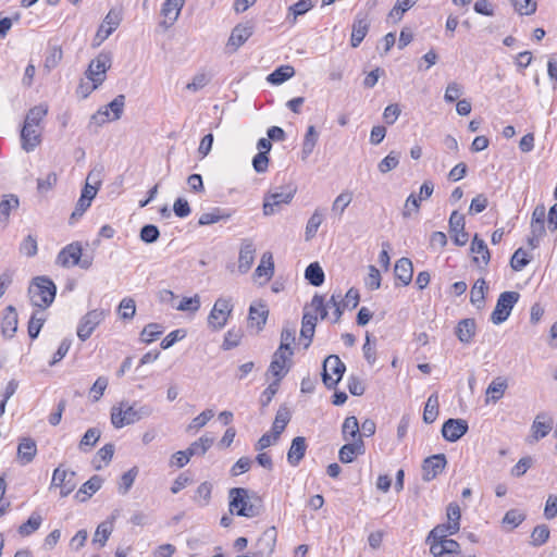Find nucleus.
<instances>
[{
    "instance_id": "ddd939ff",
    "label": "nucleus",
    "mask_w": 557,
    "mask_h": 557,
    "mask_svg": "<svg viewBox=\"0 0 557 557\" xmlns=\"http://www.w3.org/2000/svg\"><path fill=\"white\" fill-rule=\"evenodd\" d=\"M447 463L444 454H437L428 457L422 463V479L426 482L435 479Z\"/></svg>"
},
{
    "instance_id": "a18cd8bd",
    "label": "nucleus",
    "mask_w": 557,
    "mask_h": 557,
    "mask_svg": "<svg viewBox=\"0 0 557 557\" xmlns=\"http://www.w3.org/2000/svg\"><path fill=\"white\" fill-rule=\"evenodd\" d=\"M306 280L313 286H321L324 282V272L318 262L310 263L305 271Z\"/></svg>"
},
{
    "instance_id": "393cba45",
    "label": "nucleus",
    "mask_w": 557,
    "mask_h": 557,
    "mask_svg": "<svg viewBox=\"0 0 557 557\" xmlns=\"http://www.w3.org/2000/svg\"><path fill=\"white\" fill-rule=\"evenodd\" d=\"M41 143L39 127L24 126L21 131V146L26 152L33 151Z\"/></svg>"
},
{
    "instance_id": "79ce46f5",
    "label": "nucleus",
    "mask_w": 557,
    "mask_h": 557,
    "mask_svg": "<svg viewBox=\"0 0 557 557\" xmlns=\"http://www.w3.org/2000/svg\"><path fill=\"white\" fill-rule=\"evenodd\" d=\"M63 58V51L61 46L58 45H49L47 49V53L45 57V63L44 67L50 72L51 70L55 69Z\"/></svg>"
},
{
    "instance_id": "de8ad7c7",
    "label": "nucleus",
    "mask_w": 557,
    "mask_h": 557,
    "mask_svg": "<svg viewBox=\"0 0 557 557\" xmlns=\"http://www.w3.org/2000/svg\"><path fill=\"white\" fill-rule=\"evenodd\" d=\"M294 74H295V70L293 66L283 65V66H280L278 69H276L275 71H273L268 76V82H270L271 84H274V85H280V84L286 82L287 79H289L292 76H294Z\"/></svg>"
},
{
    "instance_id": "2f4dec72",
    "label": "nucleus",
    "mask_w": 557,
    "mask_h": 557,
    "mask_svg": "<svg viewBox=\"0 0 557 557\" xmlns=\"http://www.w3.org/2000/svg\"><path fill=\"white\" fill-rule=\"evenodd\" d=\"M456 336L463 344L471 343L475 334V321L474 319H463L456 326Z\"/></svg>"
},
{
    "instance_id": "7c9ffc66",
    "label": "nucleus",
    "mask_w": 557,
    "mask_h": 557,
    "mask_svg": "<svg viewBox=\"0 0 557 557\" xmlns=\"http://www.w3.org/2000/svg\"><path fill=\"white\" fill-rule=\"evenodd\" d=\"M488 286L484 278H478L473 284L470 293V301L478 309H482L485 306V294Z\"/></svg>"
},
{
    "instance_id": "8fccbe9b",
    "label": "nucleus",
    "mask_w": 557,
    "mask_h": 557,
    "mask_svg": "<svg viewBox=\"0 0 557 557\" xmlns=\"http://www.w3.org/2000/svg\"><path fill=\"white\" fill-rule=\"evenodd\" d=\"M113 455H114V445L113 444L109 443V444H106L103 447H101L97 451V455L95 456V458L92 460V465H94L95 469L100 470L102 468V466L99 461H103L106 465H108L111 461Z\"/></svg>"
},
{
    "instance_id": "4d7b16f0",
    "label": "nucleus",
    "mask_w": 557,
    "mask_h": 557,
    "mask_svg": "<svg viewBox=\"0 0 557 557\" xmlns=\"http://www.w3.org/2000/svg\"><path fill=\"white\" fill-rule=\"evenodd\" d=\"M111 522H101L95 532L92 543L99 544L100 547H103L109 540L110 535L113 532V529L110 525Z\"/></svg>"
},
{
    "instance_id": "338daca9",
    "label": "nucleus",
    "mask_w": 557,
    "mask_h": 557,
    "mask_svg": "<svg viewBox=\"0 0 557 557\" xmlns=\"http://www.w3.org/2000/svg\"><path fill=\"white\" fill-rule=\"evenodd\" d=\"M175 308L180 311L196 312L200 308V298L198 295H195L194 297H184Z\"/></svg>"
},
{
    "instance_id": "a878e982",
    "label": "nucleus",
    "mask_w": 557,
    "mask_h": 557,
    "mask_svg": "<svg viewBox=\"0 0 557 557\" xmlns=\"http://www.w3.org/2000/svg\"><path fill=\"white\" fill-rule=\"evenodd\" d=\"M470 251L474 255L472 261L475 264H479L480 258L484 265H487L491 260V252L486 245V243L479 237L478 234L474 235L471 245H470Z\"/></svg>"
},
{
    "instance_id": "9b49d317",
    "label": "nucleus",
    "mask_w": 557,
    "mask_h": 557,
    "mask_svg": "<svg viewBox=\"0 0 557 557\" xmlns=\"http://www.w3.org/2000/svg\"><path fill=\"white\" fill-rule=\"evenodd\" d=\"M75 476L74 471L62 469V466H59L53 471L50 490L59 487L61 497L69 496L77 485Z\"/></svg>"
},
{
    "instance_id": "2eb2a0df",
    "label": "nucleus",
    "mask_w": 557,
    "mask_h": 557,
    "mask_svg": "<svg viewBox=\"0 0 557 557\" xmlns=\"http://www.w3.org/2000/svg\"><path fill=\"white\" fill-rule=\"evenodd\" d=\"M184 4L185 0H165L161 9V15L164 16V20L160 23V26L164 27V29H168L174 25L181 14Z\"/></svg>"
},
{
    "instance_id": "49530a36",
    "label": "nucleus",
    "mask_w": 557,
    "mask_h": 557,
    "mask_svg": "<svg viewBox=\"0 0 557 557\" xmlns=\"http://www.w3.org/2000/svg\"><path fill=\"white\" fill-rule=\"evenodd\" d=\"M323 222V212L321 209H315L312 215L309 218L307 225H306V232L305 237L306 240H310L313 238L318 232V228Z\"/></svg>"
},
{
    "instance_id": "39448f33",
    "label": "nucleus",
    "mask_w": 557,
    "mask_h": 557,
    "mask_svg": "<svg viewBox=\"0 0 557 557\" xmlns=\"http://www.w3.org/2000/svg\"><path fill=\"white\" fill-rule=\"evenodd\" d=\"M346 370L344 362L336 355H330L324 359L322 381L329 388H335Z\"/></svg>"
},
{
    "instance_id": "9d476101",
    "label": "nucleus",
    "mask_w": 557,
    "mask_h": 557,
    "mask_svg": "<svg viewBox=\"0 0 557 557\" xmlns=\"http://www.w3.org/2000/svg\"><path fill=\"white\" fill-rule=\"evenodd\" d=\"M108 311L104 309H94L88 311L79 321L77 326V336L82 342L87 341L96 327L106 319Z\"/></svg>"
},
{
    "instance_id": "b1692460",
    "label": "nucleus",
    "mask_w": 557,
    "mask_h": 557,
    "mask_svg": "<svg viewBox=\"0 0 557 557\" xmlns=\"http://www.w3.org/2000/svg\"><path fill=\"white\" fill-rule=\"evenodd\" d=\"M553 428V420L545 414H537L531 425V443L545 437Z\"/></svg>"
},
{
    "instance_id": "bb28decb",
    "label": "nucleus",
    "mask_w": 557,
    "mask_h": 557,
    "mask_svg": "<svg viewBox=\"0 0 557 557\" xmlns=\"http://www.w3.org/2000/svg\"><path fill=\"white\" fill-rule=\"evenodd\" d=\"M307 449L306 438L297 436L292 441L290 447L287 453V461L290 466L296 467L305 457Z\"/></svg>"
},
{
    "instance_id": "6ab92c4d",
    "label": "nucleus",
    "mask_w": 557,
    "mask_h": 557,
    "mask_svg": "<svg viewBox=\"0 0 557 557\" xmlns=\"http://www.w3.org/2000/svg\"><path fill=\"white\" fill-rule=\"evenodd\" d=\"M252 33V26L250 25H236L231 33L226 48L230 52L237 51V49L251 37Z\"/></svg>"
},
{
    "instance_id": "0e129e2a",
    "label": "nucleus",
    "mask_w": 557,
    "mask_h": 557,
    "mask_svg": "<svg viewBox=\"0 0 557 557\" xmlns=\"http://www.w3.org/2000/svg\"><path fill=\"white\" fill-rule=\"evenodd\" d=\"M516 12L520 15H531L536 11V2L534 0H510Z\"/></svg>"
},
{
    "instance_id": "20e7f679",
    "label": "nucleus",
    "mask_w": 557,
    "mask_h": 557,
    "mask_svg": "<svg viewBox=\"0 0 557 557\" xmlns=\"http://www.w3.org/2000/svg\"><path fill=\"white\" fill-rule=\"evenodd\" d=\"M82 250L78 242L67 245L59 252L57 263L64 268L79 265L82 269H89L92 263L91 258L82 259Z\"/></svg>"
},
{
    "instance_id": "dca6fc26",
    "label": "nucleus",
    "mask_w": 557,
    "mask_h": 557,
    "mask_svg": "<svg viewBox=\"0 0 557 557\" xmlns=\"http://www.w3.org/2000/svg\"><path fill=\"white\" fill-rule=\"evenodd\" d=\"M120 22V13L113 10L109 11L100 27L98 28L95 37V45H100L103 40H106L117 28Z\"/></svg>"
},
{
    "instance_id": "bf43d9fd",
    "label": "nucleus",
    "mask_w": 557,
    "mask_h": 557,
    "mask_svg": "<svg viewBox=\"0 0 557 557\" xmlns=\"http://www.w3.org/2000/svg\"><path fill=\"white\" fill-rule=\"evenodd\" d=\"M549 529L546 524L536 525L531 533V544L535 547L545 544L549 539Z\"/></svg>"
},
{
    "instance_id": "37998d69",
    "label": "nucleus",
    "mask_w": 557,
    "mask_h": 557,
    "mask_svg": "<svg viewBox=\"0 0 557 557\" xmlns=\"http://www.w3.org/2000/svg\"><path fill=\"white\" fill-rule=\"evenodd\" d=\"M342 434L346 442L350 438L357 440L359 436L361 437L359 422L355 416L347 417L344 420Z\"/></svg>"
},
{
    "instance_id": "e433bc0d",
    "label": "nucleus",
    "mask_w": 557,
    "mask_h": 557,
    "mask_svg": "<svg viewBox=\"0 0 557 557\" xmlns=\"http://www.w3.org/2000/svg\"><path fill=\"white\" fill-rule=\"evenodd\" d=\"M274 274V263L271 252H264L261 257L260 264L255 270V277H265L268 282Z\"/></svg>"
},
{
    "instance_id": "f3484780",
    "label": "nucleus",
    "mask_w": 557,
    "mask_h": 557,
    "mask_svg": "<svg viewBox=\"0 0 557 557\" xmlns=\"http://www.w3.org/2000/svg\"><path fill=\"white\" fill-rule=\"evenodd\" d=\"M369 28L370 21L368 18V13L359 12L352 23V32L350 38L351 47L357 48L362 42L369 32Z\"/></svg>"
},
{
    "instance_id": "ea45409f",
    "label": "nucleus",
    "mask_w": 557,
    "mask_h": 557,
    "mask_svg": "<svg viewBox=\"0 0 557 557\" xmlns=\"http://www.w3.org/2000/svg\"><path fill=\"white\" fill-rule=\"evenodd\" d=\"M232 216L231 212H227L225 210H222L220 208H214L210 212H205L199 216L198 224L203 225H211L214 223H218L220 221H226Z\"/></svg>"
},
{
    "instance_id": "864d4df0",
    "label": "nucleus",
    "mask_w": 557,
    "mask_h": 557,
    "mask_svg": "<svg viewBox=\"0 0 557 557\" xmlns=\"http://www.w3.org/2000/svg\"><path fill=\"white\" fill-rule=\"evenodd\" d=\"M530 261L531 257L528 255V252L523 248H518L510 259V267L513 271L519 272L525 268Z\"/></svg>"
},
{
    "instance_id": "e2e57ef3",
    "label": "nucleus",
    "mask_w": 557,
    "mask_h": 557,
    "mask_svg": "<svg viewBox=\"0 0 557 557\" xmlns=\"http://www.w3.org/2000/svg\"><path fill=\"white\" fill-rule=\"evenodd\" d=\"M139 237L146 244H153L159 239L160 231L156 225L147 224L141 227Z\"/></svg>"
},
{
    "instance_id": "13d9d810",
    "label": "nucleus",
    "mask_w": 557,
    "mask_h": 557,
    "mask_svg": "<svg viewBox=\"0 0 557 557\" xmlns=\"http://www.w3.org/2000/svg\"><path fill=\"white\" fill-rule=\"evenodd\" d=\"M137 475H138L137 467H133L128 471L123 473V475L121 476V481L119 483V492L122 495H125L128 493V491L132 488Z\"/></svg>"
},
{
    "instance_id": "7ed1b4c3",
    "label": "nucleus",
    "mask_w": 557,
    "mask_h": 557,
    "mask_svg": "<svg viewBox=\"0 0 557 557\" xmlns=\"http://www.w3.org/2000/svg\"><path fill=\"white\" fill-rule=\"evenodd\" d=\"M30 301L34 306L46 308L52 304L55 297V285L47 277H36L28 288Z\"/></svg>"
},
{
    "instance_id": "4468645a",
    "label": "nucleus",
    "mask_w": 557,
    "mask_h": 557,
    "mask_svg": "<svg viewBox=\"0 0 557 557\" xmlns=\"http://www.w3.org/2000/svg\"><path fill=\"white\" fill-rule=\"evenodd\" d=\"M468 422L462 419H448L442 426V435L448 442H457L468 431Z\"/></svg>"
},
{
    "instance_id": "09e8293b",
    "label": "nucleus",
    "mask_w": 557,
    "mask_h": 557,
    "mask_svg": "<svg viewBox=\"0 0 557 557\" xmlns=\"http://www.w3.org/2000/svg\"><path fill=\"white\" fill-rule=\"evenodd\" d=\"M438 416V397L432 394L424 406L423 421L425 423H433Z\"/></svg>"
},
{
    "instance_id": "f704fd0d",
    "label": "nucleus",
    "mask_w": 557,
    "mask_h": 557,
    "mask_svg": "<svg viewBox=\"0 0 557 557\" xmlns=\"http://www.w3.org/2000/svg\"><path fill=\"white\" fill-rule=\"evenodd\" d=\"M17 330V313L14 307L9 306L1 322L2 334L12 337Z\"/></svg>"
},
{
    "instance_id": "603ef678",
    "label": "nucleus",
    "mask_w": 557,
    "mask_h": 557,
    "mask_svg": "<svg viewBox=\"0 0 557 557\" xmlns=\"http://www.w3.org/2000/svg\"><path fill=\"white\" fill-rule=\"evenodd\" d=\"M41 522H42L41 516L37 512H33L30 515V517L28 518V520L25 523H23L22 525H20L18 533L22 536H28L32 533H34L36 530L39 529V527L41 525Z\"/></svg>"
},
{
    "instance_id": "052dcab7",
    "label": "nucleus",
    "mask_w": 557,
    "mask_h": 557,
    "mask_svg": "<svg viewBox=\"0 0 557 557\" xmlns=\"http://www.w3.org/2000/svg\"><path fill=\"white\" fill-rule=\"evenodd\" d=\"M100 435H101V432L99 429H97V428L88 429L79 442V449L85 451L86 447L95 446L96 443L99 441Z\"/></svg>"
},
{
    "instance_id": "1a4fd4ad",
    "label": "nucleus",
    "mask_w": 557,
    "mask_h": 557,
    "mask_svg": "<svg viewBox=\"0 0 557 557\" xmlns=\"http://www.w3.org/2000/svg\"><path fill=\"white\" fill-rule=\"evenodd\" d=\"M233 311L231 298L220 297L215 300L213 308L208 317L209 326L213 330H221L225 326L228 317Z\"/></svg>"
},
{
    "instance_id": "f03ea898",
    "label": "nucleus",
    "mask_w": 557,
    "mask_h": 557,
    "mask_svg": "<svg viewBox=\"0 0 557 557\" xmlns=\"http://www.w3.org/2000/svg\"><path fill=\"white\" fill-rule=\"evenodd\" d=\"M228 498V507L232 513L246 518H253L260 513V498L256 494L250 496L247 488H231Z\"/></svg>"
},
{
    "instance_id": "680f3d73",
    "label": "nucleus",
    "mask_w": 557,
    "mask_h": 557,
    "mask_svg": "<svg viewBox=\"0 0 557 557\" xmlns=\"http://www.w3.org/2000/svg\"><path fill=\"white\" fill-rule=\"evenodd\" d=\"M37 239L33 235H27L20 245V252L28 258L37 255Z\"/></svg>"
},
{
    "instance_id": "473e14b6",
    "label": "nucleus",
    "mask_w": 557,
    "mask_h": 557,
    "mask_svg": "<svg viewBox=\"0 0 557 557\" xmlns=\"http://www.w3.org/2000/svg\"><path fill=\"white\" fill-rule=\"evenodd\" d=\"M319 133L313 125L308 126L307 132L304 137L302 147H301V160L306 161L311 153L318 143Z\"/></svg>"
},
{
    "instance_id": "6e6552de",
    "label": "nucleus",
    "mask_w": 557,
    "mask_h": 557,
    "mask_svg": "<svg viewBox=\"0 0 557 557\" xmlns=\"http://www.w3.org/2000/svg\"><path fill=\"white\" fill-rule=\"evenodd\" d=\"M296 193L293 186H282L274 191L268 194L263 202L264 215H272L276 212V208L281 205L289 203Z\"/></svg>"
},
{
    "instance_id": "774afa93",
    "label": "nucleus",
    "mask_w": 557,
    "mask_h": 557,
    "mask_svg": "<svg viewBox=\"0 0 557 557\" xmlns=\"http://www.w3.org/2000/svg\"><path fill=\"white\" fill-rule=\"evenodd\" d=\"M162 334V327L157 323H149L141 332L143 342L150 343Z\"/></svg>"
},
{
    "instance_id": "3c124183",
    "label": "nucleus",
    "mask_w": 557,
    "mask_h": 557,
    "mask_svg": "<svg viewBox=\"0 0 557 557\" xmlns=\"http://www.w3.org/2000/svg\"><path fill=\"white\" fill-rule=\"evenodd\" d=\"M351 200L352 194L350 191L345 190L341 193L333 201L332 212L341 218L345 209L350 205Z\"/></svg>"
},
{
    "instance_id": "423d86ee",
    "label": "nucleus",
    "mask_w": 557,
    "mask_h": 557,
    "mask_svg": "<svg viewBox=\"0 0 557 557\" xmlns=\"http://www.w3.org/2000/svg\"><path fill=\"white\" fill-rule=\"evenodd\" d=\"M112 65L111 52L102 51L92 59L85 72V76L89 82L102 85L107 77V71Z\"/></svg>"
},
{
    "instance_id": "412c9836",
    "label": "nucleus",
    "mask_w": 557,
    "mask_h": 557,
    "mask_svg": "<svg viewBox=\"0 0 557 557\" xmlns=\"http://www.w3.org/2000/svg\"><path fill=\"white\" fill-rule=\"evenodd\" d=\"M37 454V444L30 437H22L17 445L16 460L20 465L30 463Z\"/></svg>"
},
{
    "instance_id": "cd10ccee",
    "label": "nucleus",
    "mask_w": 557,
    "mask_h": 557,
    "mask_svg": "<svg viewBox=\"0 0 557 557\" xmlns=\"http://www.w3.org/2000/svg\"><path fill=\"white\" fill-rule=\"evenodd\" d=\"M269 310L267 305L262 302L252 304L249 308L248 320L251 326H256L261 330L267 322Z\"/></svg>"
},
{
    "instance_id": "5701e85b",
    "label": "nucleus",
    "mask_w": 557,
    "mask_h": 557,
    "mask_svg": "<svg viewBox=\"0 0 557 557\" xmlns=\"http://www.w3.org/2000/svg\"><path fill=\"white\" fill-rule=\"evenodd\" d=\"M125 106V96L119 95L116 96L107 107L104 110H99L92 119H99L100 123H104L107 119L109 117V109L112 111L113 116L111 120L116 121L121 119L123 109Z\"/></svg>"
},
{
    "instance_id": "69168bd1",
    "label": "nucleus",
    "mask_w": 557,
    "mask_h": 557,
    "mask_svg": "<svg viewBox=\"0 0 557 557\" xmlns=\"http://www.w3.org/2000/svg\"><path fill=\"white\" fill-rule=\"evenodd\" d=\"M45 321H46V319L42 315V313L40 315L38 313H34L30 317V320L28 322V335L32 339H35L38 337Z\"/></svg>"
},
{
    "instance_id": "a211bd4d",
    "label": "nucleus",
    "mask_w": 557,
    "mask_h": 557,
    "mask_svg": "<svg viewBox=\"0 0 557 557\" xmlns=\"http://www.w3.org/2000/svg\"><path fill=\"white\" fill-rule=\"evenodd\" d=\"M293 356V351H284L282 349H276L273 355L272 361L269 367V372L272 373L273 376L281 381L288 371L286 368V362L290 361V357Z\"/></svg>"
},
{
    "instance_id": "c85d7f7f",
    "label": "nucleus",
    "mask_w": 557,
    "mask_h": 557,
    "mask_svg": "<svg viewBox=\"0 0 557 557\" xmlns=\"http://www.w3.org/2000/svg\"><path fill=\"white\" fill-rule=\"evenodd\" d=\"M103 480L99 475H92L86 481L75 494L78 502H86L92 494L98 492L102 485Z\"/></svg>"
},
{
    "instance_id": "a19ab883",
    "label": "nucleus",
    "mask_w": 557,
    "mask_h": 557,
    "mask_svg": "<svg viewBox=\"0 0 557 557\" xmlns=\"http://www.w3.org/2000/svg\"><path fill=\"white\" fill-rule=\"evenodd\" d=\"M48 113V107L46 104H38L29 109L26 114L24 126L39 127L40 122Z\"/></svg>"
},
{
    "instance_id": "58836bf2",
    "label": "nucleus",
    "mask_w": 557,
    "mask_h": 557,
    "mask_svg": "<svg viewBox=\"0 0 557 557\" xmlns=\"http://www.w3.org/2000/svg\"><path fill=\"white\" fill-rule=\"evenodd\" d=\"M214 438L208 435H203L189 445L186 449L189 457L203 456L209 448L213 445Z\"/></svg>"
},
{
    "instance_id": "6e6d98bb",
    "label": "nucleus",
    "mask_w": 557,
    "mask_h": 557,
    "mask_svg": "<svg viewBox=\"0 0 557 557\" xmlns=\"http://www.w3.org/2000/svg\"><path fill=\"white\" fill-rule=\"evenodd\" d=\"M212 485L209 482H202L196 490L193 497L194 502L199 506H207L211 498Z\"/></svg>"
},
{
    "instance_id": "f8f14e48",
    "label": "nucleus",
    "mask_w": 557,
    "mask_h": 557,
    "mask_svg": "<svg viewBox=\"0 0 557 557\" xmlns=\"http://www.w3.org/2000/svg\"><path fill=\"white\" fill-rule=\"evenodd\" d=\"M277 532L274 527L268 528L257 540L255 544V555L257 557H271L276 545Z\"/></svg>"
},
{
    "instance_id": "4c0bfd02",
    "label": "nucleus",
    "mask_w": 557,
    "mask_h": 557,
    "mask_svg": "<svg viewBox=\"0 0 557 557\" xmlns=\"http://www.w3.org/2000/svg\"><path fill=\"white\" fill-rule=\"evenodd\" d=\"M507 382L502 377L494 379L486 388V403L498 401L505 394Z\"/></svg>"
},
{
    "instance_id": "5fc2aeb1",
    "label": "nucleus",
    "mask_w": 557,
    "mask_h": 557,
    "mask_svg": "<svg viewBox=\"0 0 557 557\" xmlns=\"http://www.w3.org/2000/svg\"><path fill=\"white\" fill-rule=\"evenodd\" d=\"M400 153L391 151L383 160L377 164V170L382 174H386L392 170L396 169L399 164Z\"/></svg>"
},
{
    "instance_id": "c03bdc74",
    "label": "nucleus",
    "mask_w": 557,
    "mask_h": 557,
    "mask_svg": "<svg viewBox=\"0 0 557 557\" xmlns=\"http://www.w3.org/2000/svg\"><path fill=\"white\" fill-rule=\"evenodd\" d=\"M459 531L456 523L447 522L436 525L428 535V540H446L447 535H454Z\"/></svg>"
},
{
    "instance_id": "0eeeda50",
    "label": "nucleus",
    "mask_w": 557,
    "mask_h": 557,
    "mask_svg": "<svg viewBox=\"0 0 557 557\" xmlns=\"http://www.w3.org/2000/svg\"><path fill=\"white\" fill-rule=\"evenodd\" d=\"M520 294L518 292H504L499 295L496 306L491 314V321L494 324L505 322L511 313L513 306L518 302Z\"/></svg>"
},
{
    "instance_id": "4be33fe9",
    "label": "nucleus",
    "mask_w": 557,
    "mask_h": 557,
    "mask_svg": "<svg viewBox=\"0 0 557 557\" xmlns=\"http://www.w3.org/2000/svg\"><path fill=\"white\" fill-rule=\"evenodd\" d=\"M364 454V443L359 436L352 443H346L338 451V458L343 463L352 462L358 455Z\"/></svg>"
},
{
    "instance_id": "f257e3e1",
    "label": "nucleus",
    "mask_w": 557,
    "mask_h": 557,
    "mask_svg": "<svg viewBox=\"0 0 557 557\" xmlns=\"http://www.w3.org/2000/svg\"><path fill=\"white\" fill-rule=\"evenodd\" d=\"M153 409L149 405H139L123 400L111 409V422L116 429L134 424L152 414Z\"/></svg>"
},
{
    "instance_id": "72a5a7b5",
    "label": "nucleus",
    "mask_w": 557,
    "mask_h": 557,
    "mask_svg": "<svg viewBox=\"0 0 557 557\" xmlns=\"http://www.w3.org/2000/svg\"><path fill=\"white\" fill-rule=\"evenodd\" d=\"M20 206L17 196L13 194L4 195L0 201V224L5 225L9 221L10 212L16 210Z\"/></svg>"
},
{
    "instance_id": "c756f323",
    "label": "nucleus",
    "mask_w": 557,
    "mask_h": 557,
    "mask_svg": "<svg viewBox=\"0 0 557 557\" xmlns=\"http://www.w3.org/2000/svg\"><path fill=\"white\" fill-rule=\"evenodd\" d=\"M394 273L403 285H408L411 282L413 275V267L411 260L405 257L397 260L395 263Z\"/></svg>"
},
{
    "instance_id": "aec40b11",
    "label": "nucleus",
    "mask_w": 557,
    "mask_h": 557,
    "mask_svg": "<svg viewBox=\"0 0 557 557\" xmlns=\"http://www.w3.org/2000/svg\"><path fill=\"white\" fill-rule=\"evenodd\" d=\"M256 248L250 238L242 240L238 256V271L247 273L255 261Z\"/></svg>"
},
{
    "instance_id": "c9c22d12",
    "label": "nucleus",
    "mask_w": 557,
    "mask_h": 557,
    "mask_svg": "<svg viewBox=\"0 0 557 557\" xmlns=\"http://www.w3.org/2000/svg\"><path fill=\"white\" fill-rule=\"evenodd\" d=\"M290 420V412L287 408L281 407L275 416L272 432L273 441H277Z\"/></svg>"
}]
</instances>
